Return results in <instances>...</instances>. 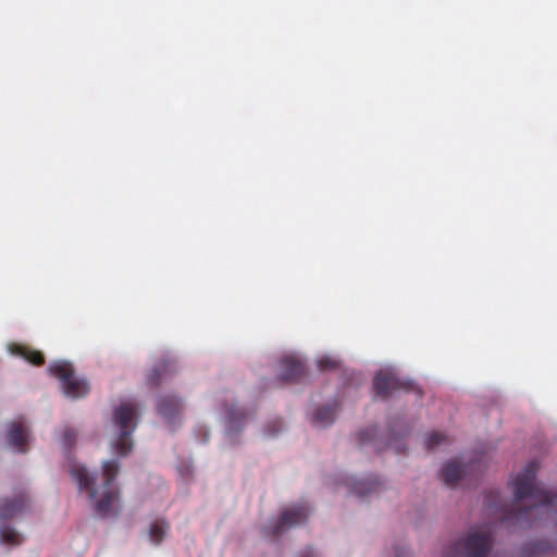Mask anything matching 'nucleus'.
I'll list each match as a JSON object with an SVG mask.
<instances>
[{
  "mask_svg": "<svg viewBox=\"0 0 557 557\" xmlns=\"http://www.w3.org/2000/svg\"><path fill=\"white\" fill-rule=\"evenodd\" d=\"M537 470L539 463L531 461L512 480L515 502L500 517L502 523L525 529L545 518L557 525V493L552 494L536 484Z\"/></svg>",
  "mask_w": 557,
  "mask_h": 557,
  "instance_id": "1",
  "label": "nucleus"
},
{
  "mask_svg": "<svg viewBox=\"0 0 557 557\" xmlns=\"http://www.w3.org/2000/svg\"><path fill=\"white\" fill-rule=\"evenodd\" d=\"M72 478L78 484L79 490L89 491L90 498L95 500V508L101 516H108L120 498L119 488L114 485V480L119 474L120 465L116 460H108L102 465V480L100 486L95 485V478L88 470L78 465L71 466Z\"/></svg>",
  "mask_w": 557,
  "mask_h": 557,
  "instance_id": "2",
  "label": "nucleus"
},
{
  "mask_svg": "<svg viewBox=\"0 0 557 557\" xmlns=\"http://www.w3.org/2000/svg\"><path fill=\"white\" fill-rule=\"evenodd\" d=\"M493 542L487 528L473 527L451 546L446 557H487Z\"/></svg>",
  "mask_w": 557,
  "mask_h": 557,
  "instance_id": "3",
  "label": "nucleus"
},
{
  "mask_svg": "<svg viewBox=\"0 0 557 557\" xmlns=\"http://www.w3.org/2000/svg\"><path fill=\"white\" fill-rule=\"evenodd\" d=\"M137 408L132 403L121 404L113 412L114 425L120 430L113 449L120 456H126L133 447L131 435L136 429Z\"/></svg>",
  "mask_w": 557,
  "mask_h": 557,
  "instance_id": "4",
  "label": "nucleus"
},
{
  "mask_svg": "<svg viewBox=\"0 0 557 557\" xmlns=\"http://www.w3.org/2000/svg\"><path fill=\"white\" fill-rule=\"evenodd\" d=\"M49 373L60 380L64 394L71 398L85 396L89 392L86 380L75 376L72 364L67 361H55L49 366Z\"/></svg>",
  "mask_w": 557,
  "mask_h": 557,
  "instance_id": "5",
  "label": "nucleus"
},
{
  "mask_svg": "<svg viewBox=\"0 0 557 557\" xmlns=\"http://www.w3.org/2000/svg\"><path fill=\"white\" fill-rule=\"evenodd\" d=\"M310 513V508L307 504L293 505L282 511L280 519L263 529L264 536H278L288 528L304 523Z\"/></svg>",
  "mask_w": 557,
  "mask_h": 557,
  "instance_id": "6",
  "label": "nucleus"
},
{
  "mask_svg": "<svg viewBox=\"0 0 557 557\" xmlns=\"http://www.w3.org/2000/svg\"><path fill=\"white\" fill-rule=\"evenodd\" d=\"M373 386L376 395L382 398H386L396 391H410L411 383L399 379L395 373L391 371H379L373 380Z\"/></svg>",
  "mask_w": 557,
  "mask_h": 557,
  "instance_id": "7",
  "label": "nucleus"
},
{
  "mask_svg": "<svg viewBox=\"0 0 557 557\" xmlns=\"http://www.w3.org/2000/svg\"><path fill=\"white\" fill-rule=\"evenodd\" d=\"M7 440L9 445L18 453H26L28 450L29 432L23 418L8 423Z\"/></svg>",
  "mask_w": 557,
  "mask_h": 557,
  "instance_id": "8",
  "label": "nucleus"
},
{
  "mask_svg": "<svg viewBox=\"0 0 557 557\" xmlns=\"http://www.w3.org/2000/svg\"><path fill=\"white\" fill-rule=\"evenodd\" d=\"M29 505V499L25 491H20L13 498H0V522L10 520L24 512Z\"/></svg>",
  "mask_w": 557,
  "mask_h": 557,
  "instance_id": "9",
  "label": "nucleus"
},
{
  "mask_svg": "<svg viewBox=\"0 0 557 557\" xmlns=\"http://www.w3.org/2000/svg\"><path fill=\"white\" fill-rule=\"evenodd\" d=\"M280 367V377L285 382H295L305 372L304 363L294 357L283 358L281 360Z\"/></svg>",
  "mask_w": 557,
  "mask_h": 557,
  "instance_id": "10",
  "label": "nucleus"
},
{
  "mask_svg": "<svg viewBox=\"0 0 557 557\" xmlns=\"http://www.w3.org/2000/svg\"><path fill=\"white\" fill-rule=\"evenodd\" d=\"M468 469V466H461L456 460H453L443 466L441 470V478L446 485L454 486L465 478Z\"/></svg>",
  "mask_w": 557,
  "mask_h": 557,
  "instance_id": "11",
  "label": "nucleus"
},
{
  "mask_svg": "<svg viewBox=\"0 0 557 557\" xmlns=\"http://www.w3.org/2000/svg\"><path fill=\"white\" fill-rule=\"evenodd\" d=\"M183 404L181 399L175 396L169 395L161 397L157 404V409L160 416L168 421H171L182 411Z\"/></svg>",
  "mask_w": 557,
  "mask_h": 557,
  "instance_id": "12",
  "label": "nucleus"
},
{
  "mask_svg": "<svg viewBox=\"0 0 557 557\" xmlns=\"http://www.w3.org/2000/svg\"><path fill=\"white\" fill-rule=\"evenodd\" d=\"M175 363L169 358L160 359L148 375V384L150 386H158L161 380L175 372Z\"/></svg>",
  "mask_w": 557,
  "mask_h": 557,
  "instance_id": "13",
  "label": "nucleus"
},
{
  "mask_svg": "<svg viewBox=\"0 0 557 557\" xmlns=\"http://www.w3.org/2000/svg\"><path fill=\"white\" fill-rule=\"evenodd\" d=\"M337 407L336 401L332 405L319 407L312 418V423L321 428L331 425L335 420Z\"/></svg>",
  "mask_w": 557,
  "mask_h": 557,
  "instance_id": "14",
  "label": "nucleus"
},
{
  "mask_svg": "<svg viewBox=\"0 0 557 557\" xmlns=\"http://www.w3.org/2000/svg\"><path fill=\"white\" fill-rule=\"evenodd\" d=\"M382 482L377 479H367L361 481H356L351 485V492L358 496H366L371 493H375L380 490Z\"/></svg>",
  "mask_w": 557,
  "mask_h": 557,
  "instance_id": "15",
  "label": "nucleus"
},
{
  "mask_svg": "<svg viewBox=\"0 0 557 557\" xmlns=\"http://www.w3.org/2000/svg\"><path fill=\"white\" fill-rule=\"evenodd\" d=\"M246 418L247 416L242 409L232 408L228 411L227 433L236 434L237 432H239L244 426Z\"/></svg>",
  "mask_w": 557,
  "mask_h": 557,
  "instance_id": "16",
  "label": "nucleus"
},
{
  "mask_svg": "<svg viewBox=\"0 0 557 557\" xmlns=\"http://www.w3.org/2000/svg\"><path fill=\"white\" fill-rule=\"evenodd\" d=\"M170 524L164 519H158L153 521L149 528L150 541L158 545L162 542L165 533L168 532Z\"/></svg>",
  "mask_w": 557,
  "mask_h": 557,
  "instance_id": "17",
  "label": "nucleus"
},
{
  "mask_svg": "<svg viewBox=\"0 0 557 557\" xmlns=\"http://www.w3.org/2000/svg\"><path fill=\"white\" fill-rule=\"evenodd\" d=\"M13 352L20 355L34 366H41L45 362V357L41 351L34 350L25 346H15Z\"/></svg>",
  "mask_w": 557,
  "mask_h": 557,
  "instance_id": "18",
  "label": "nucleus"
},
{
  "mask_svg": "<svg viewBox=\"0 0 557 557\" xmlns=\"http://www.w3.org/2000/svg\"><path fill=\"white\" fill-rule=\"evenodd\" d=\"M0 541L4 544L17 546L23 543V535L13 528L0 524Z\"/></svg>",
  "mask_w": 557,
  "mask_h": 557,
  "instance_id": "19",
  "label": "nucleus"
},
{
  "mask_svg": "<svg viewBox=\"0 0 557 557\" xmlns=\"http://www.w3.org/2000/svg\"><path fill=\"white\" fill-rule=\"evenodd\" d=\"M446 444H448L447 436L437 431L430 433L425 440V446L428 449H435Z\"/></svg>",
  "mask_w": 557,
  "mask_h": 557,
  "instance_id": "20",
  "label": "nucleus"
},
{
  "mask_svg": "<svg viewBox=\"0 0 557 557\" xmlns=\"http://www.w3.org/2000/svg\"><path fill=\"white\" fill-rule=\"evenodd\" d=\"M549 549V544L547 542H536L529 544L524 547L523 554L528 557L537 556L547 553Z\"/></svg>",
  "mask_w": 557,
  "mask_h": 557,
  "instance_id": "21",
  "label": "nucleus"
},
{
  "mask_svg": "<svg viewBox=\"0 0 557 557\" xmlns=\"http://www.w3.org/2000/svg\"><path fill=\"white\" fill-rule=\"evenodd\" d=\"M76 437H77V432L74 429L66 428L63 431L62 445L65 450H70L74 446V444L76 442Z\"/></svg>",
  "mask_w": 557,
  "mask_h": 557,
  "instance_id": "22",
  "label": "nucleus"
},
{
  "mask_svg": "<svg viewBox=\"0 0 557 557\" xmlns=\"http://www.w3.org/2000/svg\"><path fill=\"white\" fill-rule=\"evenodd\" d=\"M317 363L321 371L337 369L339 367V362L329 356L321 357Z\"/></svg>",
  "mask_w": 557,
  "mask_h": 557,
  "instance_id": "23",
  "label": "nucleus"
},
{
  "mask_svg": "<svg viewBox=\"0 0 557 557\" xmlns=\"http://www.w3.org/2000/svg\"><path fill=\"white\" fill-rule=\"evenodd\" d=\"M375 435H376V428L375 426H371V428L361 430L358 433V437H359V441H360L361 444H364L367 442L372 441Z\"/></svg>",
  "mask_w": 557,
  "mask_h": 557,
  "instance_id": "24",
  "label": "nucleus"
},
{
  "mask_svg": "<svg viewBox=\"0 0 557 557\" xmlns=\"http://www.w3.org/2000/svg\"><path fill=\"white\" fill-rule=\"evenodd\" d=\"M273 425L275 426V429L273 431H268L270 436H274V435H276L278 433V431L282 428V422L278 421V420L274 421Z\"/></svg>",
  "mask_w": 557,
  "mask_h": 557,
  "instance_id": "25",
  "label": "nucleus"
},
{
  "mask_svg": "<svg viewBox=\"0 0 557 557\" xmlns=\"http://www.w3.org/2000/svg\"><path fill=\"white\" fill-rule=\"evenodd\" d=\"M395 557H410V553L406 548H397Z\"/></svg>",
  "mask_w": 557,
  "mask_h": 557,
  "instance_id": "26",
  "label": "nucleus"
},
{
  "mask_svg": "<svg viewBox=\"0 0 557 557\" xmlns=\"http://www.w3.org/2000/svg\"><path fill=\"white\" fill-rule=\"evenodd\" d=\"M310 556H313V550L311 548L308 549L302 557H310Z\"/></svg>",
  "mask_w": 557,
  "mask_h": 557,
  "instance_id": "27",
  "label": "nucleus"
}]
</instances>
